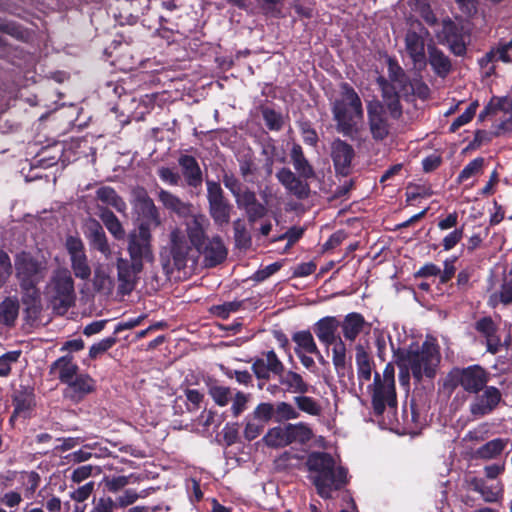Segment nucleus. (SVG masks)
I'll return each instance as SVG.
<instances>
[{
	"instance_id": "nucleus-1",
	"label": "nucleus",
	"mask_w": 512,
	"mask_h": 512,
	"mask_svg": "<svg viewBox=\"0 0 512 512\" xmlns=\"http://www.w3.org/2000/svg\"><path fill=\"white\" fill-rule=\"evenodd\" d=\"M306 466L310 472L315 473L312 482L323 499L332 498L333 490H341L348 482V470L343 466L335 467L334 458L327 452H311Z\"/></svg>"
},
{
	"instance_id": "nucleus-2",
	"label": "nucleus",
	"mask_w": 512,
	"mask_h": 512,
	"mask_svg": "<svg viewBox=\"0 0 512 512\" xmlns=\"http://www.w3.org/2000/svg\"><path fill=\"white\" fill-rule=\"evenodd\" d=\"M331 112L336 130L344 136H352L358 122L363 120L364 110L361 98L349 83L340 84V97L332 103Z\"/></svg>"
},
{
	"instance_id": "nucleus-3",
	"label": "nucleus",
	"mask_w": 512,
	"mask_h": 512,
	"mask_svg": "<svg viewBox=\"0 0 512 512\" xmlns=\"http://www.w3.org/2000/svg\"><path fill=\"white\" fill-rule=\"evenodd\" d=\"M395 363L407 362L410 366L413 377L421 381L425 376L434 378L436 369L440 363V351L438 344L431 341H424L416 350L398 348L394 351Z\"/></svg>"
},
{
	"instance_id": "nucleus-4",
	"label": "nucleus",
	"mask_w": 512,
	"mask_h": 512,
	"mask_svg": "<svg viewBox=\"0 0 512 512\" xmlns=\"http://www.w3.org/2000/svg\"><path fill=\"white\" fill-rule=\"evenodd\" d=\"M49 303L53 310L65 314L75 304L76 294L74 280L68 269H59L51 278L49 286Z\"/></svg>"
},
{
	"instance_id": "nucleus-5",
	"label": "nucleus",
	"mask_w": 512,
	"mask_h": 512,
	"mask_svg": "<svg viewBox=\"0 0 512 512\" xmlns=\"http://www.w3.org/2000/svg\"><path fill=\"white\" fill-rule=\"evenodd\" d=\"M488 382V373L479 365L453 368L447 375L444 387L455 390L462 387L469 394H478Z\"/></svg>"
},
{
	"instance_id": "nucleus-6",
	"label": "nucleus",
	"mask_w": 512,
	"mask_h": 512,
	"mask_svg": "<svg viewBox=\"0 0 512 512\" xmlns=\"http://www.w3.org/2000/svg\"><path fill=\"white\" fill-rule=\"evenodd\" d=\"M15 277L19 286L39 285L46 276V262L34 257L30 252L21 251L14 258Z\"/></svg>"
},
{
	"instance_id": "nucleus-7",
	"label": "nucleus",
	"mask_w": 512,
	"mask_h": 512,
	"mask_svg": "<svg viewBox=\"0 0 512 512\" xmlns=\"http://www.w3.org/2000/svg\"><path fill=\"white\" fill-rule=\"evenodd\" d=\"M206 187L210 217L213 219L215 225L219 227L228 225L233 206L225 197L220 182L207 179Z\"/></svg>"
},
{
	"instance_id": "nucleus-8",
	"label": "nucleus",
	"mask_w": 512,
	"mask_h": 512,
	"mask_svg": "<svg viewBox=\"0 0 512 512\" xmlns=\"http://www.w3.org/2000/svg\"><path fill=\"white\" fill-rule=\"evenodd\" d=\"M127 252L131 260L142 263H153L152 234L144 226H138L128 235Z\"/></svg>"
},
{
	"instance_id": "nucleus-9",
	"label": "nucleus",
	"mask_w": 512,
	"mask_h": 512,
	"mask_svg": "<svg viewBox=\"0 0 512 512\" xmlns=\"http://www.w3.org/2000/svg\"><path fill=\"white\" fill-rule=\"evenodd\" d=\"M439 42L447 45L449 51L458 57H464L467 53V42L464 27L457 24L451 18L442 20V30L438 35Z\"/></svg>"
},
{
	"instance_id": "nucleus-10",
	"label": "nucleus",
	"mask_w": 512,
	"mask_h": 512,
	"mask_svg": "<svg viewBox=\"0 0 512 512\" xmlns=\"http://www.w3.org/2000/svg\"><path fill=\"white\" fill-rule=\"evenodd\" d=\"M133 210L140 221L138 226H144L149 231L161 224L159 211L154 204L153 199L143 188L137 190L134 195Z\"/></svg>"
},
{
	"instance_id": "nucleus-11",
	"label": "nucleus",
	"mask_w": 512,
	"mask_h": 512,
	"mask_svg": "<svg viewBox=\"0 0 512 512\" xmlns=\"http://www.w3.org/2000/svg\"><path fill=\"white\" fill-rule=\"evenodd\" d=\"M65 248L70 257L71 268L76 278L88 280L91 276V267L85 252L82 240L78 236H68Z\"/></svg>"
},
{
	"instance_id": "nucleus-12",
	"label": "nucleus",
	"mask_w": 512,
	"mask_h": 512,
	"mask_svg": "<svg viewBox=\"0 0 512 512\" xmlns=\"http://www.w3.org/2000/svg\"><path fill=\"white\" fill-rule=\"evenodd\" d=\"M369 130L375 141H383L390 133V125L385 115L384 104L379 100L367 103Z\"/></svg>"
},
{
	"instance_id": "nucleus-13",
	"label": "nucleus",
	"mask_w": 512,
	"mask_h": 512,
	"mask_svg": "<svg viewBox=\"0 0 512 512\" xmlns=\"http://www.w3.org/2000/svg\"><path fill=\"white\" fill-rule=\"evenodd\" d=\"M96 391V380L86 372H81L69 381L63 389V398L74 404H79L88 395Z\"/></svg>"
},
{
	"instance_id": "nucleus-14",
	"label": "nucleus",
	"mask_w": 512,
	"mask_h": 512,
	"mask_svg": "<svg viewBox=\"0 0 512 512\" xmlns=\"http://www.w3.org/2000/svg\"><path fill=\"white\" fill-rule=\"evenodd\" d=\"M116 268L119 292L128 295L135 289L139 274L144 269L143 264L119 257L116 261Z\"/></svg>"
},
{
	"instance_id": "nucleus-15",
	"label": "nucleus",
	"mask_w": 512,
	"mask_h": 512,
	"mask_svg": "<svg viewBox=\"0 0 512 512\" xmlns=\"http://www.w3.org/2000/svg\"><path fill=\"white\" fill-rule=\"evenodd\" d=\"M13 412L9 422L14 423L16 419H28L36 406L34 388L20 385L19 389L12 395Z\"/></svg>"
},
{
	"instance_id": "nucleus-16",
	"label": "nucleus",
	"mask_w": 512,
	"mask_h": 512,
	"mask_svg": "<svg viewBox=\"0 0 512 512\" xmlns=\"http://www.w3.org/2000/svg\"><path fill=\"white\" fill-rule=\"evenodd\" d=\"M482 391L470 404V413L477 418L492 413L502 400V394L495 386L486 385Z\"/></svg>"
},
{
	"instance_id": "nucleus-17",
	"label": "nucleus",
	"mask_w": 512,
	"mask_h": 512,
	"mask_svg": "<svg viewBox=\"0 0 512 512\" xmlns=\"http://www.w3.org/2000/svg\"><path fill=\"white\" fill-rule=\"evenodd\" d=\"M355 156L353 147L339 138L331 143V157L337 174L348 176L351 172V163Z\"/></svg>"
},
{
	"instance_id": "nucleus-18",
	"label": "nucleus",
	"mask_w": 512,
	"mask_h": 512,
	"mask_svg": "<svg viewBox=\"0 0 512 512\" xmlns=\"http://www.w3.org/2000/svg\"><path fill=\"white\" fill-rule=\"evenodd\" d=\"M276 178L286 191L299 200L307 199L310 195V186L307 179L302 180L290 168L282 167L277 173Z\"/></svg>"
},
{
	"instance_id": "nucleus-19",
	"label": "nucleus",
	"mask_w": 512,
	"mask_h": 512,
	"mask_svg": "<svg viewBox=\"0 0 512 512\" xmlns=\"http://www.w3.org/2000/svg\"><path fill=\"white\" fill-rule=\"evenodd\" d=\"M177 161L186 186L200 190L203 184V172L197 159L192 155L181 154Z\"/></svg>"
},
{
	"instance_id": "nucleus-20",
	"label": "nucleus",
	"mask_w": 512,
	"mask_h": 512,
	"mask_svg": "<svg viewBox=\"0 0 512 512\" xmlns=\"http://www.w3.org/2000/svg\"><path fill=\"white\" fill-rule=\"evenodd\" d=\"M183 395H178L172 405L174 415H183L184 413H193L198 411L204 402L205 395L197 389L183 388Z\"/></svg>"
},
{
	"instance_id": "nucleus-21",
	"label": "nucleus",
	"mask_w": 512,
	"mask_h": 512,
	"mask_svg": "<svg viewBox=\"0 0 512 512\" xmlns=\"http://www.w3.org/2000/svg\"><path fill=\"white\" fill-rule=\"evenodd\" d=\"M80 373V368L74 362V356L70 353L59 357L49 367V374L56 375L63 385H66Z\"/></svg>"
},
{
	"instance_id": "nucleus-22",
	"label": "nucleus",
	"mask_w": 512,
	"mask_h": 512,
	"mask_svg": "<svg viewBox=\"0 0 512 512\" xmlns=\"http://www.w3.org/2000/svg\"><path fill=\"white\" fill-rule=\"evenodd\" d=\"M475 330L486 339L487 351L496 354L501 347V339L498 335V326L491 316H484L477 320Z\"/></svg>"
},
{
	"instance_id": "nucleus-23",
	"label": "nucleus",
	"mask_w": 512,
	"mask_h": 512,
	"mask_svg": "<svg viewBox=\"0 0 512 512\" xmlns=\"http://www.w3.org/2000/svg\"><path fill=\"white\" fill-rule=\"evenodd\" d=\"M340 321L335 316H325L319 319L313 326V331L318 340L327 348L341 338L336 335Z\"/></svg>"
},
{
	"instance_id": "nucleus-24",
	"label": "nucleus",
	"mask_w": 512,
	"mask_h": 512,
	"mask_svg": "<svg viewBox=\"0 0 512 512\" xmlns=\"http://www.w3.org/2000/svg\"><path fill=\"white\" fill-rule=\"evenodd\" d=\"M467 483L469 488L479 493L487 503L498 502L503 497L504 487L501 481L488 485L483 478L472 477Z\"/></svg>"
},
{
	"instance_id": "nucleus-25",
	"label": "nucleus",
	"mask_w": 512,
	"mask_h": 512,
	"mask_svg": "<svg viewBox=\"0 0 512 512\" xmlns=\"http://www.w3.org/2000/svg\"><path fill=\"white\" fill-rule=\"evenodd\" d=\"M193 246L189 245L184 236L174 231L171 234V249L170 254L173 264L177 270H182L187 266V261Z\"/></svg>"
},
{
	"instance_id": "nucleus-26",
	"label": "nucleus",
	"mask_w": 512,
	"mask_h": 512,
	"mask_svg": "<svg viewBox=\"0 0 512 512\" xmlns=\"http://www.w3.org/2000/svg\"><path fill=\"white\" fill-rule=\"evenodd\" d=\"M427 51L428 63L430 64L435 75L443 79L446 78L453 69L449 56H447L435 44H429Z\"/></svg>"
},
{
	"instance_id": "nucleus-27",
	"label": "nucleus",
	"mask_w": 512,
	"mask_h": 512,
	"mask_svg": "<svg viewBox=\"0 0 512 512\" xmlns=\"http://www.w3.org/2000/svg\"><path fill=\"white\" fill-rule=\"evenodd\" d=\"M85 235L93 249H96L105 256H108L111 253L105 231L97 220H89L86 225Z\"/></svg>"
},
{
	"instance_id": "nucleus-28",
	"label": "nucleus",
	"mask_w": 512,
	"mask_h": 512,
	"mask_svg": "<svg viewBox=\"0 0 512 512\" xmlns=\"http://www.w3.org/2000/svg\"><path fill=\"white\" fill-rule=\"evenodd\" d=\"M371 404L373 412L376 416H381L386 407L391 409L397 408V395L395 387L390 389V386L383 389H373L371 396Z\"/></svg>"
},
{
	"instance_id": "nucleus-29",
	"label": "nucleus",
	"mask_w": 512,
	"mask_h": 512,
	"mask_svg": "<svg viewBox=\"0 0 512 512\" xmlns=\"http://www.w3.org/2000/svg\"><path fill=\"white\" fill-rule=\"evenodd\" d=\"M204 255L206 266L215 267L221 264L227 257L228 251L220 236H214L203 245L199 252Z\"/></svg>"
},
{
	"instance_id": "nucleus-30",
	"label": "nucleus",
	"mask_w": 512,
	"mask_h": 512,
	"mask_svg": "<svg viewBox=\"0 0 512 512\" xmlns=\"http://www.w3.org/2000/svg\"><path fill=\"white\" fill-rule=\"evenodd\" d=\"M345 340L353 342L363 332L365 327H370L364 316L358 312L348 313L339 326Z\"/></svg>"
},
{
	"instance_id": "nucleus-31",
	"label": "nucleus",
	"mask_w": 512,
	"mask_h": 512,
	"mask_svg": "<svg viewBox=\"0 0 512 512\" xmlns=\"http://www.w3.org/2000/svg\"><path fill=\"white\" fill-rule=\"evenodd\" d=\"M509 306L512 304V271L503 273L499 290L490 293L487 305L495 309L499 305Z\"/></svg>"
},
{
	"instance_id": "nucleus-32",
	"label": "nucleus",
	"mask_w": 512,
	"mask_h": 512,
	"mask_svg": "<svg viewBox=\"0 0 512 512\" xmlns=\"http://www.w3.org/2000/svg\"><path fill=\"white\" fill-rule=\"evenodd\" d=\"M64 154V145L54 142L51 145L42 147L34 157V163L41 168H50L56 165Z\"/></svg>"
},
{
	"instance_id": "nucleus-33",
	"label": "nucleus",
	"mask_w": 512,
	"mask_h": 512,
	"mask_svg": "<svg viewBox=\"0 0 512 512\" xmlns=\"http://www.w3.org/2000/svg\"><path fill=\"white\" fill-rule=\"evenodd\" d=\"M405 47L414 64L425 63V42L420 34L409 30L405 36Z\"/></svg>"
},
{
	"instance_id": "nucleus-34",
	"label": "nucleus",
	"mask_w": 512,
	"mask_h": 512,
	"mask_svg": "<svg viewBox=\"0 0 512 512\" xmlns=\"http://www.w3.org/2000/svg\"><path fill=\"white\" fill-rule=\"evenodd\" d=\"M21 301L26 306L25 312L28 317L36 318L41 311V297L38 285L20 286Z\"/></svg>"
},
{
	"instance_id": "nucleus-35",
	"label": "nucleus",
	"mask_w": 512,
	"mask_h": 512,
	"mask_svg": "<svg viewBox=\"0 0 512 512\" xmlns=\"http://www.w3.org/2000/svg\"><path fill=\"white\" fill-rule=\"evenodd\" d=\"M332 348V362L339 377H344L347 370L352 369L351 357H347L346 344L342 338L334 342Z\"/></svg>"
},
{
	"instance_id": "nucleus-36",
	"label": "nucleus",
	"mask_w": 512,
	"mask_h": 512,
	"mask_svg": "<svg viewBox=\"0 0 512 512\" xmlns=\"http://www.w3.org/2000/svg\"><path fill=\"white\" fill-rule=\"evenodd\" d=\"M279 383L285 387V391L295 394H306L311 388L299 373L292 370L284 371L279 376Z\"/></svg>"
},
{
	"instance_id": "nucleus-37",
	"label": "nucleus",
	"mask_w": 512,
	"mask_h": 512,
	"mask_svg": "<svg viewBox=\"0 0 512 512\" xmlns=\"http://www.w3.org/2000/svg\"><path fill=\"white\" fill-rule=\"evenodd\" d=\"M290 157L295 170L300 177L304 179H311L315 176L314 169L309 161L306 159L303 149L299 144H293L290 152Z\"/></svg>"
},
{
	"instance_id": "nucleus-38",
	"label": "nucleus",
	"mask_w": 512,
	"mask_h": 512,
	"mask_svg": "<svg viewBox=\"0 0 512 512\" xmlns=\"http://www.w3.org/2000/svg\"><path fill=\"white\" fill-rule=\"evenodd\" d=\"M355 352L358 378L363 382L369 381L372 374L373 360L362 344L356 345Z\"/></svg>"
},
{
	"instance_id": "nucleus-39",
	"label": "nucleus",
	"mask_w": 512,
	"mask_h": 512,
	"mask_svg": "<svg viewBox=\"0 0 512 512\" xmlns=\"http://www.w3.org/2000/svg\"><path fill=\"white\" fill-rule=\"evenodd\" d=\"M202 221V216H192L187 222V235L196 252H200L205 244L206 237Z\"/></svg>"
},
{
	"instance_id": "nucleus-40",
	"label": "nucleus",
	"mask_w": 512,
	"mask_h": 512,
	"mask_svg": "<svg viewBox=\"0 0 512 512\" xmlns=\"http://www.w3.org/2000/svg\"><path fill=\"white\" fill-rule=\"evenodd\" d=\"M98 215L101 221L104 223L107 230L114 236L117 240H122L125 237V230L117 218V216L107 207L98 206Z\"/></svg>"
},
{
	"instance_id": "nucleus-41",
	"label": "nucleus",
	"mask_w": 512,
	"mask_h": 512,
	"mask_svg": "<svg viewBox=\"0 0 512 512\" xmlns=\"http://www.w3.org/2000/svg\"><path fill=\"white\" fill-rule=\"evenodd\" d=\"M158 199L165 208L177 213L178 215L185 216L191 211V204L185 203L178 196L167 190L161 189L158 193Z\"/></svg>"
},
{
	"instance_id": "nucleus-42",
	"label": "nucleus",
	"mask_w": 512,
	"mask_h": 512,
	"mask_svg": "<svg viewBox=\"0 0 512 512\" xmlns=\"http://www.w3.org/2000/svg\"><path fill=\"white\" fill-rule=\"evenodd\" d=\"M401 93L406 101H411L414 97L425 101L430 97V88L421 77H418L409 79V84L404 86Z\"/></svg>"
},
{
	"instance_id": "nucleus-43",
	"label": "nucleus",
	"mask_w": 512,
	"mask_h": 512,
	"mask_svg": "<svg viewBox=\"0 0 512 512\" xmlns=\"http://www.w3.org/2000/svg\"><path fill=\"white\" fill-rule=\"evenodd\" d=\"M286 439L289 445L298 442L300 444H306L313 438L312 429L304 422H298L296 424L286 425Z\"/></svg>"
},
{
	"instance_id": "nucleus-44",
	"label": "nucleus",
	"mask_w": 512,
	"mask_h": 512,
	"mask_svg": "<svg viewBox=\"0 0 512 512\" xmlns=\"http://www.w3.org/2000/svg\"><path fill=\"white\" fill-rule=\"evenodd\" d=\"M19 314V301L15 297H6L0 303V322L8 327L15 325Z\"/></svg>"
},
{
	"instance_id": "nucleus-45",
	"label": "nucleus",
	"mask_w": 512,
	"mask_h": 512,
	"mask_svg": "<svg viewBox=\"0 0 512 512\" xmlns=\"http://www.w3.org/2000/svg\"><path fill=\"white\" fill-rule=\"evenodd\" d=\"M96 199L105 205L111 206L118 212L126 210V203L116 190L110 186H102L96 191Z\"/></svg>"
},
{
	"instance_id": "nucleus-46",
	"label": "nucleus",
	"mask_w": 512,
	"mask_h": 512,
	"mask_svg": "<svg viewBox=\"0 0 512 512\" xmlns=\"http://www.w3.org/2000/svg\"><path fill=\"white\" fill-rule=\"evenodd\" d=\"M292 340L296 343L299 351L309 354H319V349L314 341L313 335L309 330L297 331L292 335Z\"/></svg>"
},
{
	"instance_id": "nucleus-47",
	"label": "nucleus",
	"mask_w": 512,
	"mask_h": 512,
	"mask_svg": "<svg viewBox=\"0 0 512 512\" xmlns=\"http://www.w3.org/2000/svg\"><path fill=\"white\" fill-rule=\"evenodd\" d=\"M388 80L398 85L400 92L406 84H409V77L394 57L387 59Z\"/></svg>"
},
{
	"instance_id": "nucleus-48",
	"label": "nucleus",
	"mask_w": 512,
	"mask_h": 512,
	"mask_svg": "<svg viewBox=\"0 0 512 512\" xmlns=\"http://www.w3.org/2000/svg\"><path fill=\"white\" fill-rule=\"evenodd\" d=\"M286 435V425L284 427L277 426L269 429L262 441L271 448L285 447L289 445Z\"/></svg>"
},
{
	"instance_id": "nucleus-49",
	"label": "nucleus",
	"mask_w": 512,
	"mask_h": 512,
	"mask_svg": "<svg viewBox=\"0 0 512 512\" xmlns=\"http://www.w3.org/2000/svg\"><path fill=\"white\" fill-rule=\"evenodd\" d=\"M506 447V441L501 438H496L488 441L477 449L478 457L482 459H492L500 455Z\"/></svg>"
},
{
	"instance_id": "nucleus-50",
	"label": "nucleus",
	"mask_w": 512,
	"mask_h": 512,
	"mask_svg": "<svg viewBox=\"0 0 512 512\" xmlns=\"http://www.w3.org/2000/svg\"><path fill=\"white\" fill-rule=\"evenodd\" d=\"M235 245L239 249L247 250L252 245V237L241 219L233 222Z\"/></svg>"
},
{
	"instance_id": "nucleus-51",
	"label": "nucleus",
	"mask_w": 512,
	"mask_h": 512,
	"mask_svg": "<svg viewBox=\"0 0 512 512\" xmlns=\"http://www.w3.org/2000/svg\"><path fill=\"white\" fill-rule=\"evenodd\" d=\"M293 401L297 408L304 413L311 416H319L321 414L322 408L318 401L313 397L306 396L305 394H299L293 398Z\"/></svg>"
},
{
	"instance_id": "nucleus-52",
	"label": "nucleus",
	"mask_w": 512,
	"mask_h": 512,
	"mask_svg": "<svg viewBox=\"0 0 512 512\" xmlns=\"http://www.w3.org/2000/svg\"><path fill=\"white\" fill-rule=\"evenodd\" d=\"M299 412L287 402H277L274 405V421L281 423L288 420L297 419Z\"/></svg>"
},
{
	"instance_id": "nucleus-53",
	"label": "nucleus",
	"mask_w": 512,
	"mask_h": 512,
	"mask_svg": "<svg viewBox=\"0 0 512 512\" xmlns=\"http://www.w3.org/2000/svg\"><path fill=\"white\" fill-rule=\"evenodd\" d=\"M0 32L10 35L11 37L26 42L29 38V32L22 25L13 21H1Z\"/></svg>"
},
{
	"instance_id": "nucleus-54",
	"label": "nucleus",
	"mask_w": 512,
	"mask_h": 512,
	"mask_svg": "<svg viewBox=\"0 0 512 512\" xmlns=\"http://www.w3.org/2000/svg\"><path fill=\"white\" fill-rule=\"evenodd\" d=\"M0 32L10 35L11 37L26 42L29 38V32L22 25L13 21H1Z\"/></svg>"
},
{
	"instance_id": "nucleus-55",
	"label": "nucleus",
	"mask_w": 512,
	"mask_h": 512,
	"mask_svg": "<svg viewBox=\"0 0 512 512\" xmlns=\"http://www.w3.org/2000/svg\"><path fill=\"white\" fill-rule=\"evenodd\" d=\"M21 355V350H13L0 356V377L7 378L11 375L12 365L19 361Z\"/></svg>"
},
{
	"instance_id": "nucleus-56",
	"label": "nucleus",
	"mask_w": 512,
	"mask_h": 512,
	"mask_svg": "<svg viewBox=\"0 0 512 512\" xmlns=\"http://www.w3.org/2000/svg\"><path fill=\"white\" fill-rule=\"evenodd\" d=\"M208 394L218 406H226L231 399V390L229 387L220 386L216 383L208 385Z\"/></svg>"
},
{
	"instance_id": "nucleus-57",
	"label": "nucleus",
	"mask_w": 512,
	"mask_h": 512,
	"mask_svg": "<svg viewBox=\"0 0 512 512\" xmlns=\"http://www.w3.org/2000/svg\"><path fill=\"white\" fill-rule=\"evenodd\" d=\"M244 301H230L223 304L213 305L210 308V312L221 319L229 318L231 313L237 312L243 306Z\"/></svg>"
},
{
	"instance_id": "nucleus-58",
	"label": "nucleus",
	"mask_w": 512,
	"mask_h": 512,
	"mask_svg": "<svg viewBox=\"0 0 512 512\" xmlns=\"http://www.w3.org/2000/svg\"><path fill=\"white\" fill-rule=\"evenodd\" d=\"M479 104L477 101H474L469 104V106L466 108V110L459 115L454 121L451 123L449 127L450 133H455L460 127L468 124L472 121L476 114V110L478 108Z\"/></svg>"
},
{
	"instance_id": "nucleus-59",
	"label": "nucleus",
	"mask_w": 512,
	"mask_h": 512,
	"mask_svg": "<svg viewBox=\"0 0 512 512\" xmlns=\"http://www.w3.org/2000/svg\"><path fill=\"white\" fill-rule=\"evenodd\" d=\"M250 415L254 420L267 424L271 420H274V404L261 402L255 407Z\"/></svg>"
},
{
	"instance_id": "nucleus-60",
	"label": "nucleus",
	"mask_w": 512,
	"mask_h": 512,
	"mask_svg": "<svg viewBox=\"0 0 512 512\" xmlns=\"http://www.w3.org/2000/svg\"><path fill=\"white\" fill-rule=\"evenodd\" d=\"M148 494L146 490L137 493L134 489H126L120 496L113 500L115 509L127 507L139 498H145Z\"/></svg>"
},
{
	"instance_id": "nucleus-61",
	"label": "nucleus",
	"mask_w": 512,
	"mask_h": 512,
	"mask_svg": "<svg viewBox=\"0 0 512 512\" xmlns=\"http://www.w3.org/2000/svg\"><path fill=\"white\" fill-rule=\"evenodd\" d=\"M484 161L485 160L483 157H477L470 161L459 173L457 182L463 183L464 181L478 174L484 166Z\"/></svg>"
},
{
	"instance_id": "nucleus-62",
	"label": "nucleus",
	"mask_w": 512,
	"mask_h": 512,
	"mask_svg": "<svg viewBox=\"0 0 512 512\" xmlns=\"http://www.w3.org/2000/svg\"><path fill=\"white\" fill-rule=\"evenodd\" d=\"M262 117L265 125L271 131H279L283 127L282 115L272 108L265 107L262 109Z\"/></svg>"
},
{
	"instance_id": "nucleus-63",
	"label": "nucleus",
	"mask_w": 512,
	"mask_h": 512,
	"mask_svg": "<svg viewBox=\"0 0 512 512\" xmlns=\"http://www.w3.org/2000/svg\"><path fill=\"white\" fill-rule=\"evenodd\" d=\"M246 424L243 431L244 438L247 441H252L256 439L263 432L265 428V424L254 420L251 415H247L245 418Z\"/></svg>"
},
{
	"instance_id": "nucleus-64",
	"label": "nucleus",
	"mask_w": 512,
	"mask_h": 512,
	"mask_svg": "<svg viewBox=\"0 0 512 512\" xmlns=\"http://www.w3.org/2000/svg\"><path fill=\"white\" fill-rule=\"evenodd\" d=\"M117 341L118 339L116 335H113L102 339L98 343L93 344L89 349V357L91 359H96L99 355L111 349L117 343Z\"/></svg>"
}]
</instances>
